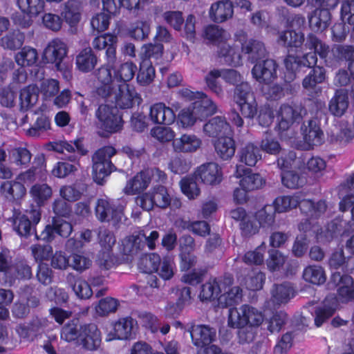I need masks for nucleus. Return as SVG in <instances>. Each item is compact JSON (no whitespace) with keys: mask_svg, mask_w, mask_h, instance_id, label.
<instances>
[{"mask_svg":"<svg viewBox=\"0 0 354 354\" xmlns=\"http://www.w3.org/2000/svg\"><path fill=\"white\" fill-rule=\"evenodd\" d=\"M278 43L288 48L289 55L284 59L288 70L296 71L301 66L311 67L317 62V55L328 66H333L339 60H353L354 46L334 45L331 48L313 33L306 42L304 33L292 30L279 32Z\"/></svg>","mask_w":354,"mask_h":354,"instance_id":"nucleus-1","label":"nucleus"},{"mask_svg":"<svg viewBox=\"0 0 354 354\" xmlns=\"http://www.w3.org/2000/svg\"><path fill=\"white\" fill-rule=\"evenodd\" d=\"M329 284L337 288V298L328 295L322 304L315 307L311 315L314 317L315 325L317 327L321 326L334 315L337 308V301L342 303L354 301V281L350 275L334 272L332 273Z\"/></svg>","mask_w":354,"mask_h":354,"instance_id":"nucleus-2","label":"nucleus"},{"mask_svg":"<svg viewBox=\"0 0 354 354\" xmlns=\"http://www.w3.org/2000/svg\"><path fill=\"white\" fill-rule=\"evenodd\" d=\"M236 37L241 44L242 52L248 55V59L255 64L252 69L253 77L260 83L268 84L277 77V65L272 59H265L266 50L264 44L256 39L245 41V34L240 32Z\"/></svg>","mask_w":354,"mask_h":354,"instance_id":"nucleus-3","label":"nucleus"},{"mask_svg":"<svg viewBox=\"0 0 354 354\" xmlns=\"http://www.w3.org/2000/svg\"><path fill=\"white\" fill-rule=\"evenodd\" d=\"M203 37L218 46V55L223 58L225 64L233 66L241 64V55L239 47L227 43L230 35L227 31L217 25H209L204 30Z\"/></svg>","mask_w":354,"mask_h":354,"instance_id":"nucleus-4","label":"nucleus"},{"mask_svg":"<svg viewBox=\"0 0 354 354\" xmlns=\"http://www.w3.org/2000/svg\"><path fill=\"white\" fill-rule=\"evenodd\" d=\"M272 205L278 213L288 212L299 205L301 212L306 216H310L311 218L319 217L326 211L327 208L324 201L320 200L317 203H314L309 199L301 200L298 194L279 196L275 198Z\"/></svg>","mask_w":354,"mask_h":354,"instance_id":"nucleus-5","label":"nucleus"},{"mask_svg":"<svg viewBox=\"0 0 354 354\" xmlns=\"http://www.w3.org/2000/svg\"><path fill=\"white\" fill-rule=\"evenodd\" d=\"M305 113L306 110L301 105L284 104L280 106L277 118V131L281 139L287 140L295 137L296 131L292 125L294 122H299Z\"/></svg>","mask_w":354,"mask_h":354,"instance_id":"nucleus-6","label":"nucleus"},{"mask_svg":"<svg viewBox=\"0 0 354 354\" xmlns=\"http://www.w3.org/2000/svg\"><path fill=\"white\" fill-rule=\"evenodd\" d=\"M326 211L318 218H311L306 216V218L304 222L301 221L298 225L299 230L304 233L313 230L315 232V237L318 242L326 243L331 241L334 238L340 234H344L348 231L347 225L349 223L343 220L341 218H336L325 226L324 229L320 230H315V227L312 224L310 219H318L321 218Z\"/></svg>","mask_w":354,"mask_h":354,"instance_id":"nucleus-7","label":"nucleus"},{"mask_svg":"<svg viewBox=\"0 0 354 354\" xmlns=\"http://www.w3.org/2000/svg\"><path fill=\"white\" fill-rule=\"evenodd\" d=\"M68 53L66 44L55 38L48 42L45 48L43 58L48 63L54 64L56 69L62 73L63 78L70 81L72 78V64L64 61Z\"/></svg>","mask_w":354,"mask_h":354,"instance_id":"nucleus-8","label":"nucleus"},{"mask_svg":"<svg viewBox=\"0 0 354 354\" xmlns=\"http://www.w3.org/2000/svg\"><path fill=\"white\" fill-rule=\"evenodd\" d=\"M95 210L100 221L111 223L115 227L125 225L127 221L124 214V207L107 196L97 199Z\"/></svg>","mask_w":354,"mask_h":354,"instance_id":"nucleus-9","label":"nucleus"},{"mask_svg":"<svg viewBox=\"0 0 354 354\" xmlns=\"http://www.w3.org/2000/svg\"><path fill=\"white\" fill-rule=\"evenodd\" d=\"M116 153V150L111 146H105L97 150L92 157L93 178L98 185H103L105 179L116 167L111 158Z\"/></svg>","mask_w":354,"mask_h":354,"instance_id":"nucleus-10","label":"nucleus"},{"mask_svg":"<svg viewBox=\"0 0 354 354\" xmlns=\"http://www.w3.org/2000/svg\"><path fill=\"white\" fill-rule=\"evenodd\" d=\"M263 321L261 312L248 305L240 308H231L228 311V326L231 328H240L247 326H259Z\"/></svg>","mask_w":354,"mask_h":354,"instance_id":"nucleus-11","label":"nucleus"},{"mask_svg":"<svg viewBox=\"0 0 354 354\" xmlns=\"http://www.w3.org/2000/svg\"><path fill=\"white\" fill-rule=\"evenodd\" d=\"M106 98L114 100L115 106L122 109H131L135 105L142 102L140 95L136 91L135 87L127 83L117 85L111 91V94Z\"/></svg>","mask_w":354,"mask_h":354,"instance_id":"nucleus-12","label":"nucleus"},{"mask_svg":"<svg viewBox=\"0 0 354 354\" xmlns=\"http://www.w3.org/2000/svg\"><path fill=\"white\" fill-rule=\"evenodd\" d=\"M40 219L41 211L39 208L26 211V214L15 212L12 218L13 230L21 236L27 237L35 234V239H38L37 234L35 233V225Z\"/></svg>","mask_w":354,"mask_h":354,"instance_id":"nucleus-13","label":"nucleus"},{"mask_svg":"<svg viewBox=\"0 0 354 354\" xmlns=\"http://www.w3.org/2000/svg\"><path fill=\"white\" fill-rule=\"evenodd\" d=\"M171 201L167 189L162 185L155 187L136 198V204L145 211H150L154 206L166 208L171 204Z\"/></svg>","mask_w":354,"mask_h":354,"instance_id":"nucleus-14","label":"nucleus"},{"mask_svg":"<svg viewBox=\"0 0 354 354\" xmlns=\"http://www.w3.org/2000/svg\"><path fill=\"white\" fill-rule=\"evenodd\" d=\"M17 6L22 14L13 15L12 19L16 25L21 28L29 27L32 18L37 17L44 11L45 0H17Z\"/></svg>","mask_w":354,"mask_h":354,"instance_id":"nucleus-15","label":"nucleus"},{"mask_svg":"<svg viewBox=\"0 0 354 354\" xmlns=\"http://www.w3.org/2000/svg\"><path fill=\"white\" fill-rule=\"evenodd\" d=\"M95 115L100 128L108 133H116L122 128L123 121L117 107L101 104Z\"/></svg>","mask_w":354,"mask_h":354,"instance_id":"nucleus-16","label":"nucleus"},{"mask_svg":"<svg viewBox=\"0 0 354 354\" xmlns=\"http://www.w3.org/2000/svg\"><path fill=\"white\" fill-rule=\"evenodd\" d=\"M315 65L308 67L313 68L310 73L303 79L302 81V86L305 91L308 93L309 95L314 96L317 93L321 92V88L318 86V84L323 83L326 80V71L323 67L315 66ZM285 67H286L285 66ZM304 66L299 67L296 71H292L288 70L287 68L286 70L290 73L289 80H292L295 77V74L297 72L299 71V70ZM306 68V66H304Z\"/></svg>","mask_w":354,"mask_h":354,"instance_id":"nucleus-17","label":"nucleus"},{"mask_svg":"<svg viewBox=\"0 0 354 354\" xmlns=\"http://www.w3.org/2000/svg\"><path fill=\"white\" fill-rule=\"evenodd\" d=\"M303 136V149L310 150L314 147L319 146L324 142V134L318 122L315 119L310 120L308 124L301 127Z\"/></svg>","mask_w":354,"mask_h":354,"instance_id":"nucleus-18","label":"nucleus"},{"mask_svg":"<svg viewBox=\"0 0 354 354\" xmlns=\"http://www.w3.org/2000/svg\"><path fill=\"white\" fill-rule=\"evenodd\" d=\"M233 277L230 274L223 277V292L218 298V304L223 307L239 304L243 297L242 289L239 286H232Z\"/></svg>","mask_w":354,"mask_h":354,"instance_id":"nucleus-19","label":"nucleus"},{"mask_svg":"<svg viewBox=\"0 0 354 354\" xmlns=\"http://www.w3.org/2000/svg\"><path fill=\"white\" fill-rule=\"evenodd\" d=\"M195 178L207 185H216L223 180L221 167L216 162H206L195 171Z\"/></svg>","mask_w":354,"mask_h":354,"instance_id":"nucleus-20","label":"nucleus"},{"mask_svg":"<svg viewBox=\"0 0 354 354\" xmlns=\"http://www.w3.org/2000/svg\"><path fill=\"white\" fill-rule=\"evenodd\" d=\"M101 340V333L95 324L82 326L77 345L88 351H95L100 347Z\"/></svg>","mask_w":354,"mask_h":354,"instance_id":"nucleus-21","label":"nucleus"},{"mask_svg":"<svg viewBox=\"0 0 354 354\" xmlns=\"http://www.w3.org/2000/svg\"><path fill=\"white\" fill-rule=\"evenodd\" d=\"M118 38L112 34H104L94 38L93 48L97 50L106 49V59L109 65L112 66L116 61V45Z\"/></svg>","mask_w":354,"mask_h":354,"instance_id":"nucleus-22","label":"nucleus"},{"mask_svg":"<svg viewBox=\"0 0 354 354\" xmlns=\"http://www.w3.org/2000/svg\"><path fill=\"white\" fill-rule=\"evenodd\" d=\"M188 332L191 335L193 344L198 348L209 346L216 338V329L207 325L192 326Z\"/></svg>","mask_w":354,"mask_h":354,"instance_id":"nucleus-23","label":"nucleus"},{"mask_svg":"<svg viewBox=\"0 0 354 354\" xmlns=\"http://www.w3.org/2000/svg\"><path fill=\"white\" fill-rule=\"evenodd\" d=\"M136 321L131 317L120 318L113 324V331L109 333L106 340L128 339L133 333Z\"/></svg>","mask_w":354,"mask_h":354,"instance_id":"nucleus-24","label":"nucleus"},{"mask_svg":"<svg viewBox=\"0 0 354 354\" xmlns=\"http://www.w3.org/2000/svg\"><path fill=\"white\" fill-rule=\"evenodd\" d=\"M202 140L193 133H183L172 142V147L175 152L192 153L197 151L202 145Z\"/></svg>","mask_w":354,"mask_h":354,"instance_id":"nucleus-25","label":"nucleus"},{"mask_svg":"<svg viewBox=\"0 0 354 354\" xmlns=\"http://www.w3.org/2000/svg\"><path fill=\"white\" fill-rule=\"evenodd\" d=\"M235 176L241 178L239 185L246 190H254L260 188L263 184L262 177L259 174L252 173L250 169L243 165H237Z\"/></svg>","mask_w":354,"mask_h":354,"instance_id":"nucleus-26","label":"nucleus"},{"mask_svg":"<svg viewBox=\"0 0 354 354\" xmlns=\"http://www.w3.org/2000/svg\"><path fill=\"white\" fill-rule=\"evenodd\" d=\"M72 230L73 227L69 222L62 218H54L53 225L46 227L41 234V239L46 241H51L55 237V234L62 237H68Z\"/></svg>","mask_w":354,"mask_h":354,"instance_id":"nucleus-27","label":"nucleus"},{"mask_svg":"<svg viewBox=\"0 0 354 354\" xmlns=\"http://www.w3.org/2000/svg\"><path fill=\"white\" fill-rule=\"evenodd\" d=\"M232 129L225 119L221 116H216L210 119L203 126V133L210 138H220L231 135Z\"/></svg>","mask_w":354,"mask_h":354,"instance_id":"nucleus-28","label":"nucleus"},{"mask_svg":"<svg viewBox=\"0 0 354 354\" xmlns=\"http://www.w3.org/2000/svg\"><path fill=\"white\" fill-rule=\"evenodd\" d=\"M149 117L153 123L165 125L173 124L176 119L174 111L162 102L151 106Z\"/></svg>","mask_w":354,"mask_h":354,"instance_id":"nucleus-29","label":"nucleus"},{"mask_svg":"<svg viewBox=\"0 0 354 354\" xmlns=\"http://www.w3.org/2000/svg\"><path fill=\"white\" fill-rule=\"evenodd\" d=\"M198 98L192 102L191 106L194 109V113L199 116V120L203 119L214 115L217 111V106L213 100L205 93L202 92L197 94Z\"/></svg>","mask_w":354,"mask_h":354,"instance_id":"nucleus-30","label":"nucleus"},{"mask_svg":"<svg viewBox=\"0 0 354 354\" xmlns=\"http://www.w3.org/2000/svg\"><path fill=\"white\" fill-rule=\"evenodd\" d=\"M145 170L141 171L129 179L123 189V192L127 195H135L146 189L149 184V174Z\"/></svg>","mask_w":354,"mask_h":354,"instance_id":"nucleus-31","label":"nucleus"},{"mask_svg":"<svg viewBox=\"0 0 354 354\" xmlns=\"http://www.w3.org/2000/svg\"><path fill=\"white\" fill-rule=\"evenodd\" d=\"M233 6L230 1L223 0L213 3L209 10L211 19L217 23L223 22L233 15Z\"/></svg>","mask_w":354,"mask_h":354,"instance_id":"nucleus-32","label":"nucleus"},{"mask_svg":"<svg viewBox=\"0 0 354 354\" xmlns=\"http://www.w3.org/2000/svg\"><path fill=\"white\" fill-rule=\"evenodd\" d=\"M0 192L8 201H18L25 196L26 189L19 181L8 180L1 184Z\"/></svg>","mask_w":354,"mask_h":354,"instance_id":"nucleus-33","label":"nucleus"},{"mask_svg":"<svg viewBox=\"0 0 354 354\" xmlns=\"http://www.w3.org/2000/svg\"><path fill=\"white\" fill-rule=\"evenodd\" d=\"M330 19L327 9L316 8L308 15L310 28L315 32H323L328 27Z\"/></svg>","mask_w":354,"mask_h":354,"instance_id":"nucleus-34","label":"nucleus"},{"mask_svg":"<svg viewBox=\"0 0 354 354\" xmlns=\"http://www.w3.org/2000/svg\"><path fill=\"white\" fill-rule=\"evenodd\" d=\"M223 277L210 279L201 286L199 297L202 301H211L218 298L223 292Z\"/></svg>","mask_w":354,"mask_h":354,"instance_id":"nucleus-35","label":"nucleus"},{"mask_svg":"<svg viewBox=\"0 0 354 354\" xmlns=\"http://www.w3.org/2000/svg\"><path fill=\"white\" fill-rule=\"evenodd\" d=\"M348 106V92L345 89H338L329 102L330 112L337 117L344 114Z\"/></svg>","mask_w":354,"mask_h":354,"instance_id":"nucleus-36","label":"nucleus"},{"mask_svg":"<svg viewBox=\"0 0 354 354\" xmlns=\"http://www.w3.org/2000/svg\"><path fill=\"white\" fill-rule=\"evenodd\" d=\"M217 155L223 160L230 159L235 153V142L232 133L221 136L214 144Z\"/></svg>","mask_w":354,"mask_h":354,"instance_id":"nucleus-37","label":"nucleus"},{"mask_svg":"<svg viewBox=\"0 0 354 354\" xmlns=\"http://www.w3.org/2000/svg\"><path fill=\"white\" fill-rule=\"evenodd\" d=\"M66 24L71 27L75 26L81 19V4L79 1L71 0L68 1L61 12Z\"/></svg>","mask_w":354,"mask_h":354,"instance_id":"nucleus-38","label":"nucleus"},{"mask_svg":"<svg viewBox=\"0 0 354 354\" xmlns=\"http://www.w3.org/2000/svg\"><path fill=\"white\" fill-rule=\"evenodd\" d=\"M302 277L306 282L316 286L322 285L326 281L324 268L319 265L306 266L303 270Z\"/></svg>","mask_w":354,"mask_h":354,"instance_id":"nucleus-39","label":"nucleus"},{"mask_svg":"<svg viewBox=\"0 0 354 354\" xmlns=\"http://www.w3.org/2000/svg\"><path fill=\"white\" fill-rule=\"evenodd\" d=\"M75 61L80 71L88 73L95 68L97 59L91 48H86L77 55Z\"/></svg>","mask_w":354,"mask_h":354,"instance_id":"nucleus-40","label":"nucleus"},{"mask_svg":"<svg viewBox=\"0 0 354 354\" xmlns=\"http://www.w3.org/2000/svg\"><path fill=\"white\" fill-rule=\"evenodd\" d=\"M351 259H347L344 257L342 250L335 251L332 253L328 260V264L332 270L341 269L342 274H348L354 268V263H351Z\"/></svg>","mask_w":354,"mask_h":354,"instance_id":"nucleus-41","label":"nucleus"},{"mask_svg":"<svg viewBox=\"0 0 354 354\" xmlns=\"http://www.w3.org/2000/svg\"><path fill=\"white\" fill-rule=\"evenodd\" d=\"M272 301L274 304L280 305L286 304L294 295V290L290 283L275 284L271 291Z\"/></svg>","mask_w":354,"mask_h":354,"instance_id":"nucleus-42","label":"nucleus"},{"mask_svg":"<svg viewBox=\"0 0 354 354\" xmlns=\"http://www.w3.org/2000/svg\"><path fill=\"white\" fill-rule=\"evenodd\" d=\"M30 194L32 200L37 203V207L40 209V207L51 198L53 194L52 188L46 183H37L34 185L30 190Z\"/></svg>","mask_w":354,"mask_h":354,"instance_id":"nucleus-43","label":"nucleus"},{"mask_svg":"<svg viewBox=\"0 0 354 354\" xmlns=\"http://www.w3.org/2000/svg\"><path fill=\"white\" fill-rule=\"evenodd\" d=\"M239 155L240 161L250 167L254 166L261 158L259 148L252 143H248L241 148Z\"/></svg>","mask_w":354,"mask_h":354,"instance_id":"nucleus-44","label":"nucleus"},{"mask_svg":"<svg viewBox=\"0 0 354 354\" xmlns=\"http://www.w3.org/2000/svg\"><path fill=\"white\" fill-rule=\"evenodd\" d=\"M39 88L35 85H29L21 90L19 100L21 109L28 110L38 100Z\"/></svg>","mask_w":354,"mask_h":354,"instance_id":"nucleus-45","label":"nucleus"},{"mask_svg":"<svg viewBox=\"0 0 354 354\" xmlns=\"http://www.w3.org/2000/svg\"><path fill=\"white\" fill-rule=\"evenodd\" d=\"M122 252L125 255H133L145 248V242L140 239L138 232L127 236L122 241Z\"/></svg>","mask_w":354,"mask_h":354,"instance_id":"nucleus-46","label":"nucleus"},{"mask_svg":"<svg viewBox=\"0 0 354 354\" xmlns=\"http://www.w3.org/2000/svg\"><path fill=\"white\" fill-rule=\"evenodd\" d=\"M34 164H35V166L21 173L18 176L17 180L24 183H30L36 179L37 175H42L46 168L44 158L41 156L35 158Z\"/></svg>","mask_w":354,"mask_h":354,"instance_id":"nucleus-47","label":"nucleus"},{"mask_svg":"<svg viewBox=\"0 0 354 354\" xmlns=\"http://www.w3.org/2000/svg\"><path fill=\"white\" fill-rule=\"evenodd\" d=\"M38 59V53L35 48L24 46L15 55L16 63L22 67L33 66Z\"/></svg>","mask_w":354,"mask_h":354,"instance_id":"nucleus-48","label":"nucleus"},{"mask_svg":"<svg viewBox=\"0 0 354 354\" xmlns=\"http://www.w3.org/2000/svg\"><path fill=\"white\" fill-rule=\"evenodd\" d=\"M155 77V69L151 60L143 59L140 64V70L137 75L138 83L142 86L151 84Z\"/></svg>","mask_w":354,"mask_h":354,"instance_id":"nucleus-49","label":"nucleus"},{"mask_svg":"<svg viewBox=\"0 0 354 354\" xmlns=\"http://www.w3.org/2000/svg\"><path fill=\"white\" fill-rule=\"evenodd\" d=\"M6 282L12 286L16 279H28L32 276L31 268L23 261L18 262L12 266Z\"/></svg>","mask_w":354,"mask_h":354,"instance_id":"nucleus-50","label":"nucleus"},{"mask_svg":"<svg viewBox=\"0 0 354 354\" xmlns=\"http://www.w3.org/2000/svg\"><path fill=\"white\" fill-rule=\"evenodd\" d=\"M161 258L157 253H150L142 257L138 263L139 270L144 273H152L158 270Z\"/></svg>","mask_w":354,"mask_h":354,"instance_id":"nucleus-51","label":"nucleus"},{"mask_svg":"<svg viewBox=\"0 0 354 354\" xmlns=\"http://www.w3.org/2000/svg\"><path fill=\"white\" fill-rule=\"evenodd\" d=\"M81 327L78 324V320L73 319L66 323L62 328L60 335L61 339L67 342H77L81 333Z\"/></svg>","mask_w":354,"mask_h":354,"instance_id":"nucleus-52","label":"nucleus"},{"mask_svg":"<svg viewBox=\"0 0 354 354\" xmlns=\"http://www.w3.org/2000/svg\"><path fill=\"white\" fill-rule=\"evenodd\" d=\"M97 77L102 86L97 88V93L103 97H106L111 94V91L114 88L111 83L112 82L111 72L107 67H101L98 69Z\"/></svg>","mask_w":354,"mask_h":354,"instance_id":"nucleus-53","label":"nucleus"},{"mask_svg":"<svg viewBox=\"0 0 354 354\" xmlns=\"http://www.w3.org/2000/svg\"><path fill=\"white\" fill-rule=\"evenodd\" d=\"M276 212L272 205H266L256 213L255 217L260 226L270 227L274 223Z\"/></svg>","mask_w":354,"mask_h":354,"instance_id":"nucleus-54","label":"nucleus"},{"mask_svg":"<svg viewBox=\"0 0 354 354\" xmlns=\"http://www.w3.org/2000/svg\"><path fill=\"white\" fill-rule=\"evenodd\" d=\"M50 129V120L44 115L39 116L34 124L26 131V134L31 137H39Z\"/></svg>","mask_w":354,"mask_h":354,"instance_id":"nucleus-55","label":"nucleus"},{"mask_svg":"<svg viewBox=\"0 0 354 354\" xmlns=\"http://www.w3.org/2000/svg\"><path fill=\"white\" fill-rule=\"evenodd\" d=\"M137 70V66L133 62L123 63L115 71V78L118 81L126 83L133 79Z\"/></svg>","mask_w":354,"mask_h":354,"instance_id":"nucleus-56","label":"nucleus"},{"mask_svg":"<svg viewBox=\"0 0 354 354\" xmlns=\"http://www.w3.org/2000/svg\"><path fill=\"white\" fill-rule=\"evenodd\" d=\"M219 77H221L220 70L213 69L207 74L205 81L208 88L218 97H221L223 95V89L218 81Z\"/></svg>","mask_w":354,"mask_h":354,"instance_id":"nucleus-57","label":"nucleus"},{"mask_svg":"<svg viewBox=\"0 0 354 354\" xmlns=\"http://www.w3.org/2000/svg\"><path fill=\"white\" fill-rule=\"evenodd\" d=\"M24 39V33L19 30L14 31L2 37V46L10 50H15L22 46Z\"/></svg>","mask_w":354,"mask_h":354,"instance_id":"nucleus-58","label":"nucleus"},{"mask_svg":"<svg viewBox=\"0 0 354 354\" xmlns=\"http://www.w3.org/2000/svg\"><path fill=\"white\" fill-rule=\"evenodd\" d=\"M119 306L118 300L113 297H105L100 299L95 306V311L100 316H106L115 313Z\"/></svg>","mask_w":354,"mask_h":354,"instance_id":"nucleus-59","label":"nucleus"},{"mask_svg":"<svg viewBox=\"0 0 354 354\" xmlns=\"http://www.w3.org/2000/svg\"><path fill=\"white\" fill-rule=\"evenodd\" d=\"M168 168L175 174H183L190 169L191 162L181 155L176 156L170 160Z\"/></svg>","mask_w":354,"mask_h":354,"instance_id":"nucleus-60","label":"nucleus"},{"mask_svg":"<svg viewBox=\"0 0 354 354\" xmlns=\"http://www.w3.org/2000/svg\"><path fill=\"white\" fill-rule=\"evenodd\" d=\"M10 160L17 166L26 167L30 162L31 153L26 148H15L10 151Z\"/></svg>","mask_w":354,"mask_h":354,"instance_id":"nucleus-61","label":"nucleus"},{"mask_svg":"<svg viewBox=\"0 0 354 354\" xmlns=\"http://www.w3.org/2000/svg\"><path fill=\"white\" fill-rule=\"evenodd\" d=\"M180 185L182 192L190 200L196 198L200 194V189L194 178H182Z\"/></svg>","mask_w":354,"mask_h":354,"instance_id":"nucleus-62","label":"nucleus"},{"mask_svg":"<svg viewBox=\"0 0 354 354\" xmlns=\"http://www.w3.org/2000/svg\"><path fill=\"white\" fill-rule=\"evenodd\" d=\"M176 271V265L174 260L169 257H165L161 259L158 270H156L155 272L164 280L171 279Z\"/></svg>","mask_w":354,"mask_h":354,"instance_id":"nucleus-63","label":"nucleus"},{"mask_svg":"<svg viewBox=\"0 0 354 354\" xmlns=\"http://www.w3.org/2000/svg\"><path fill=\"white\" fill-rule=\"evenodd\" d=\"M341 19L344 23L353 24L351 37L354 40V0H346L341 6Z\"/></svg>","mask_w":354,"mask_h":354,"instance_id":"nucleus-64","label":"nucleus"}]
</instances>
